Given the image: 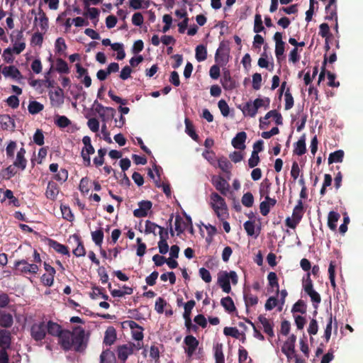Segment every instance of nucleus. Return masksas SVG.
Wrapping results in <instances>:
<instances>
[{
    "instance_id": "6ab92c4d",
    "label": "nucleus",
    "mask_w": 363,
    "mask_h": 363,
    "mask_svg": "<svg viewBox=\"0 0 363 363\" xmlns=\"http://www.w3.org/2000/svg\"><path fill=\"white\" fill-rule=\"evenodd\" d=\"M11 344V335L9 330H0V348L9 349Z\"/></svg>"
},
{
    "instance_id": "338daca9",
    "label": "nucleus",
    "mask_w": 363,
    "mask_h": 363,
    "mask_svg": "<svg viewBox=\"0 0 363 363\" xmlns=\"http://www.w3.org/2000/svg\"><path fill=\"white\" fill-rule=\"evenodd\" d=\"M285 109L289 110L291 109L294 106V98L290 93V89L288 88L286 91H285Z\"/></svg>"
},
{
    "instance_id": "1a4fd4ad",
    "label": "nucleus",
    "mask_w": 363,
    "mask_h": 363,
    "mask_svg": "<svg viewBox=\"0 0 363 363\" xmlns=\"http://www.w3.org/2000/svg\"><path fill=\"white\" fill-rule=\"evenodd\" d=\"M139 208L133 211V216L136 218L145 217L151 209L152 203L150 201H141L138 203Z\"/></svg>"
},
{
    "instance_id": "79ce46f5",
    "label": "nucleus",
    "mask_w": 363,
    "mask_h": 363,
    "mask_svg": "<svg viewBox=\"0 0 363 363\" xmlns=\"http://www.w3.org/2000/svg\"><path fill=\"white\" fill-rule=\"evenodd\" d=\"M214 357L216 363H225L222 344H217L214 347Z\"/></svg>"
},
{
    "instance_id": "69168bd1",
    "label": "nucleus",
    "mask_w": 363,
    "mask_h": 363,
    "mask_svg": "<svg viewBox=\"0 0 363 363\" xmlns=\"http://www.w3.org/2000/svg\"><path fill=\"white\" fill-rule=\"evenodd\" d=\"M158 228H160V225L147 220L145 221V234L153 233L155 235H156L155 230Z\"/></svg>"
},
{
    "instance_id": "7ed1b4c3",
    "label": "nucleus",
    "mask_w": 363,
    "mask_h": 363,
    "mask_svg": "<svg viewBox=\"0 0 363 363\" xmlns=\"http://www.w3.org/2000/svg\"><path fill=\"white\" fill-rule=\"evenodd\" d=\"M73 346L74 351L78 352H84L87 346L85 340V330L80 326L74 328L73 329Z\"/></svg>"
},
{
    "instance_id": "5fc2aeb1",
    "label": "nucleus",
    "mask_w": 363,
    "mask_h": 363,
    "mask_svg": "<svg viewBox=\"0 0 363 363\" xmlns=\"http://www.w3.org/2000/svg\"><path fill=\"white\" fill-rule=\"evenodd\" d=\"M332 324H333V316L332 314L328 315V319L326 328L324 331V338L325 339V341L328 342L331 336V332H332Z\"/></svg>"
},
{
    "instance_id": "4d7b16f0",
    "label": "nucleus",
    "mask_w": 363,
    "mask_h": 363,
    "mask_svg": "<svg viewBox=\"0 0 363 363\" xmlns=\"http://www.w3.org/2000/svg\"><path fill=\"white\" fill-rule=\"evenodd\" d=\"M242 203L247 207H252L254 203V197L252 193L247 192L242 197Z\"/></svg>"
},
{
    "instance_id": "f3484780",
    "label": "nucleus",
    "mask_w": 363,
    "mask_h": 363,
    "mask_svg": "<svg viewBox=\"0 0 363 363\" xmlns=\"http://www.w3.org/2000/svg\"><path fill=\"white\" fill-rule=\"evenodd\" d=\"M2 74L6 77H11L12 79H21L23 78L21 72L13 65L5 66L2 69Z\"/></svg>"
},
{
    "instance_id": "774afa93",
    "label": "nucleus",
    "mask_w": 363,
    "mask_h": 363,
    "mask_svg": "<svg viewBox=\"0 0 363 363\" xmlns=\"http://www.w3.org/2000/svg\"><path fill=\"white\" fill-rule=\"evenodd\" d=\"M33 142L38 145H43L44 144V135L43 130L37 129L33 135Z\"/></svg>"
},
{
    "instance_id": "2f4dec72",
    "label": "nucleus",
    "mask_w": 363,
    "mask_h": 363,
    "mask_svg": "<svg viewBox=\"0 0 363 363\" xmlns=\"http://www.w3.org/2000/svg\"><path fill=\"white\" fill-rule=\"evenodd\" d=\"M221 306L228 313L234 312L236 310L235 306L231 297L226 296L220 300Z\"/></svg>"
},
{
    "instance_id": "f257e3e1",
    "label": "nucleus",
    "mask_w": 363,
    "mask_h": 363,
    "mask_svg": "<svg viewBox=\"0 0 363 363\" xmlns=\"http://www.w3.org/2000/svg\"><path fill=\"white\" fill-rule=\"evenodd\" d=\"M211 205L215 213L221 220H224L228 216V208L225 199L218 193L212 192L211 196Z\"/></svg>"
},
{
    "instance_id": "20e7f679",
    "label": "nucleus",
    "mask_w": 363,
    "mask_h": 363,
    "mask_svg": "<svg viewBox=\"0 0 363 363\" xmlns=\"http://www.w3.org/2000/svg\"><path fill=\"white\" fill-rule=\"evenodd\" d=\"M303 215V204L301 199H299L296 206L294 207L292 213V218H286V225L290 228L295 229L300 223Z\"/></svg>"
},
{
    "instance_id": "4c0bfd02",
    "label": "nucleus",
    "mask_w": 363,
    "mask_h": 363,
    "mask_svg": "<svg viewBox=\"0 0 363 363\" xmlns=\"http://www.w3.org/2000/svg\"><path fill=\"white\" fill-rule=\"evenodd\" d=\"M218 167L225 173H230L232 164L225 157H221L218 160Z\"/></svg>"
},
{
    "instance_id": "a878e982",
    "label": "nucleus",
    "mask_w": 363,
    "mask_h": 363,
    "mask_svg": "<svg viewBox=\"0 0 363 363\" xmlns=\"http://www.w3.org/2000/svg\"><path fill=\"white\" fill-rule=\"evenodd\" d=\"M6 199H9V204L13 206L18 207L20 206L19 200L13 196V193L10 189H6L4 192L1 203H4Z\"/></svg>"
},
{
    "instance_id": "a18cd8bd",
    "label": "nucleus",
    "mask_w": 363,
    "mask_h": 363,
    "mask_svg": "<svg viewBox=\"0 0 363 363\" xmlns=\"http://www.w3.org/2000/svg\"><path fill=\"white\" fill-rule=\"evenodd\" d=\"M130 6L135 10L147 9L150 6V2L143 0H130Z\"/></svg>"
},
{
    "instance_id": "7c9ffc66",
    "label": "nucleus",
    "mask_w": 363,
    "mask_h": 363,
    "mask_svg": "<svg viewBox=\"0 0 363 363\" xmlns=\"http://www.w3.org/2000/svg\"><path fill=\"white\" fill-rule=\"evenodd\" d=\"M306 152V140L305 136L303 135L296 142L294 146V153L297 155H303Z\"/></svg>"
},
{
    "instance_id": "c756f323",
    "label": "nucleus",
    "mask_w": 363,
    "mask_h": 363,
    "mask_svg": "<svg viewBox=\"0 0 363 363\" xmlns=\"http://www.w3.org/2000/svg\"><path fill=\"white\" fill-rule=\"evenodd\" d=\"M340 216L337 212L335 211H330L328 216V225L329 228L332 230H335L337 225L336 223L340 219Z\"/></svg>"
},
{
    "instance_id": "6e6d98bb",
    "label": "nucleus",
    "mask_w": 363,
    "mask_h": 363,
    "mask_svg": "<svg viewBox=\"0 0 363 363\" xmlns=\"http://www.w3.org/2000/svg\"><path fill=\"white\" fill-rule=\"evenodd\" d=\"M325 13L326 16L325 18L326 20H335L337 21V6H331L330 9H328V6H325Z\"/></svg>"
},
{
    "instance_id": "72a5a7b5",
    "label": "nucleus",
    "mask_w": 363,
    "mask_h": 363,
    "mask_svg": "<svg viewBox=\"0 0 363 363\" xmlns=\"http://www.w3.org/2000/svg\"><path fill=\"white\" fill-rule=\"evenodd\" d=\"M38 17L35 18V21H39V24L42 30H47L48 27V18L42 9L39 8Z\"/></svg>"
},
{
    "instance_id": "c9c22d12",
    "label": "nucleus",
    "mask_w": 363,
    "mask_h": 363,
    "mask_svg": "<svg viewBox=\"0 0 363 363\" xmlns=\"http://www.w3.org/2000/svg\"><path fill=\"white\" fill-rule=\"evenodd\" d=\"M269 285L272 289H276L277 294L279 293V285L278 283V277L275 272H270L267 275Z\"/></svg>"
},
{
    "instance_id": "4be33fe9",
    "label": "nucleus",
    "mask_w": 363,
    "mask_h": 363,
    "mask_svg": "<svg viewBox=\"0 0 363 363\" xmlns=\"http://www.w3.org/2000/svg\"><path fill=\"white\" fill-rule=\"evenodd\" d=\"M96 111L99 114L102 121H105V112H108V118H113L116 113V111L113 108L106 107L101 104L96 105Z\"/></svg>"
},
{
    "instance_id": "bb28decb",
    "label": "nucleus",
    "mask_w": 363,
    "mask_h": 363,
    "mask_svg": "<svg viewBox=\"0 0 363 363\" xmlns=\"http://www.w3.org/2000/svg\"><path fill=\"white\" fill-rule=\"evenodd\" d=\"M116 359L113 352L109 349L104 350L100 355V363H116Z\"/></svg>"
},
{
    "instance_id": "412c9836",
    "label": "nucleus",
    "mask_w": 363,
    "mask_h": 363,
    "mask_svg": "<svg viewBox=\"0 0 363 363\" xmlns=\"http://www.w3.org/2000/svg\"><path fill=\"white\" fill-rule=\"evenodd\" d=\"M48 245L50 247H52L53 250H55L57 252L60 254L67 256L70 255L68 247L66 245H62L56 240L49 239Z\"/></svg>"
},
{
    "instance_id": "603ef678",
    "label": "nucleus",
    "mask_w": 363,
    "mask_h": 363,
    "mask_svg": "<svg viewBox=\"0 0 363 363\" xmlns=\"http://www.w3.org/2000/svg\"><path fill=\"white\" fill-rule=\"evenodd\" d=\"M264 30L262 24V16L259 13H257L255 16V24L253 30L256 33H259Z\"/></svg>"
},
{
    "instance_id": "6e6552de",
    "label": "nucleus",
    "mask_w": 363,
    "mask_h": 363,
    "mask_svg": "<svg viewBox=\"0 0 363 363\" xmlns=\"http://www.w3.org/2000/svg\"><path fill=\"white\" fill-rule=\"evenodd\" d=\"M273 117L275 120V123L277 125H281L283 123V118L281 113H278L276 110L269 111L264 118H260L259 119V127L261 129L264 128V125H268L269 122L267 120Z\"/></svg>"
},
{
    "instance_id": "e2e57ef3",
    "label": "nucleus",
    "mask_w": 363,
    "mask_h": 363,
    "mask_svg": "<svg viewBox=\"0 0 363 363\" xmlns=\"http://www.w3.org/2000/svg\"><path fill=\"white\" fill-rule=\"evenodd\" d=\"M319 28V35H320L323 38H325V40H328V38L331 36L328 24L326 23H321Z\"/></svg>"
},
{
    "instance_id": "2eb2a0df",
    "label": "nucleus",
    "mask_w": 363,
    "mask_h": 363,
    "mask_svg": "<svg viewBox=\"0 0 363 363\" xmlns=\"http://www.w3.org/2000/svg\"><path fill=\"white\" fill-rule=\"evenodd\" d=\"M247 139V134L245 132L242 131L236 134L233 138L231 143L232 145L238 150H244L245 148V140Z\"/></svg>"
},
{
    "instance_id": "0eeeda50",
    "label": "nucleus",
    "mask_w": 363,
    "mask_h": 363,
    "mask_svg": "<svg viewBox=\"0 0 363 363\" xmlns=\"http://www.w3.org/2000/svg\"><path fill=\"white\" fill-rule=\"evenodd\" d=\"M73 331L71 332L67 330H64L58 337V342L61 347L68 351L72 348L73 346Z\"/></svg>"
},
{
    "instance_id": "f03ea898",
    "label": "nucleus",
    "mask_w": 363,
    "mask_h": 363,
    "mask_svg": "<svg viewBox=\"0 0 363 363\" xmlns=\"http://www.w3.org/2000/svg\"><path fill=\"white\" fill-rule=\"evenodd\" d=\"M230 281L233 285L238 283V277L235 271H230L229 272L225 271L218 274V284L223 292L227 294L231 292Z\"/></svg>"
},
{
    "instance_id": "423d86ee",
    "label": "nucleus",
    "mask_w": 363,
    "mask_h": 363,
    "mask_svg": "<svg viewBox=\"0 0 363 363\" xmlns=\"http://www.w3.org/2000/svg\"><path fill=\"white\" fill-rule=\"evenodd\" d=\"M14 267L17 270L25 274H36L39 270L37 264H30L26 259L16 261Z\"/></svg>"
},
{
    "instance_id": "f8f14e48",
    "label": "nucleus",
    "mask_w": 363,
    "mask_h": 363,
    "mask_svg": "<svg viewBox=\"0 0 363 363\" xmlns=\"http://www.w3.org/2000/svg\"><path fill=\"white\" fill-rule=\"evenodd\" d=\"M220 83L223 89L227 91H232L237 86L236 82L232 78L229 70L223 72V77L220 79Z\"/></svg>"
},
{
    "instance_id": "680f3d73",
    "label": "nucleus",
    "mask_w": 363,
    "mask_h": 363,
    "mask_svg": "<svg viewBox=\"0 0 363 363\" xmlns=\"http://www.w3.org/2000/svg\"><path fill=\"white\" fill-rule=\"evenodd\" d=\"M55 274L47 273L41 277V281L46 286H51L54 283V277Z\"/></svg>"
},
{
    "instance_id": "c03bdc74",
    "label": "nucleus",
    "mask_w": 363,
    "mask_h": 363,
    "mask_svg": "<svg viewBox=\"0 0 363 363\" xmlns=\"http://www.w3.org/2000/svg\"><path fill=\"white\" fill-rule=\"evenodd\" d=\"M104 237V232L101 228H100L97 230H95L94 232H91V238H92L93 241L97 246H99L100 247H101Z\"/></svg>"
},
{
    "instance_id": "a19ab883",
    "label": "nucleus",
    "mask_w": 363,
    "mask_h": 363,
    "mask_svg": "<svg viewBox=\"0 0 363 363\" xmlns=\"http://www.w3.org/2000/svg\"><path fill=\"white\" fill-rule=\"evenodd\" d=\"M344 157V151L342 150H336L330 154L328 163L342 162Z\"/></svg>"
},
{
    "instance_id": "cd10ccee",
    "label": "nucleus",
    "mask_w": 363,
    "mask_h": 363,
    "mask_svg": "<svg viewBox=\"0 0 363 363\" xmlns=\"http://www.w3.org/2000/svg\"><path fill=\"white\" fill-rule=\"evenodd\" d=\"M13 319L11 314L9 313H1L0 314V326L1 328H8L12 326Z\"/></svg>"
},
{
    "instance_id": "ddd939ff",
    "label": "nucleus",
    "mask_w": 363,
    "mask_h": 363,
    "mask_svg": "<svg viewBox=\"0 0 363 363\" xmlns=\"http://www.w3.org/2000/svg\"><path fill=\"white\" fill-rule=\"evenodd\" d=\"M0 125L3 130L13 131L16 128L13 118L8 114L0 115Z\"/></svg>"
},
{
    "instance_id": "e433bc0d",
    "label": "nucleus",
    "mask_w": 363,
    "mask_h": 363,
    "mask_svg": "<svg viewBox=\"0 0 363 363\" xmlns=\"http://www.w3.org/2000/svg\"><path fill=\"white\" fill-rule=\"evenodd\" d=\"M16 167L13 164L9 165L1 172V176L4 179L9 180L17 173Z\"/></svg>"
},
{
    "instance_id": "dca6fc26",
    "label": "nucleus",
    "mask_w": 363,
    "mask_h": 363,
    "mask_svg": "<svg viewBox=\"0 0 363 363\" xmlns=\"http://www.w3.org/2000/svg\"><path fill=\"white\" fill-rule=\"evenodd\" d=\"M60 188L53 181H50L48 184L45 196L47 199L55 201L59 194Z\"/></svg>"
},
{
    "instance_id": "c85d7f7f",
    "label": "nucleus",
    "mask_w": 363,
    "mask_h": 363,
    "mask_svg": "<svg viewBox=\"0 0 363 363\" xmlns=\"http://www.w3.org/2000/svg\"><path fill=\"white\" fill-rule=\"evenodd\" d=\"M243 298L247 311H248V308L250 306H253L257 304L259 300L257 296H255L252 294L250 292L245 291H244Z\"/></svg>"
},
{
    "instance_id": "052dcab7",
    "label": "nucleus",
    "mask_w": 363,
    "mask_h": 363,
    "mask_svg": "<svg viewBox=\"0 0 363 363\" xmlns=\"http://www.w3.org/2000/svg\"><path fill=\"white\" fill-rule=\"evenodd\" d=\"M13 164L21 170H24L26 167L27 160L25 157L21 156V155H17L16 160L13 162Z\"/></svg>"
},
{
    "instance_id": "aec40b11",
    "label": "nucleus",
    "mask_w": 363,
    "mask_h": 363,
    "mask_svg": "<svg viewBox=\"0 0 363 363\" xmlns=\"http://www.w3.org/2000/svg\"><path fill=\"white\" fill-rule=\"evenodd\" d=\"M45 325L47 333L52 336L59 337L64 330L60 325L52 320H49Z\"/></svg>"
},
{
    "instance_id": "393cba45",
    "label": "nucleus",
    "mask_w": 363,
    "mask_h": 363,
    "mask_svg": "<svg viewBox=\"0 0 363 363\" xmlns=\"http://www.w3.org/2000/svg\"><path fill=\"white\" fill-rule=\"evenodd\" d=\"M116 340V331L113 327H108L105 332L104 343L106 345H111Z\"/></svg>"
},
{
    "instance_id": "4468645a",
    "label": "nucleus",
    "mask_w": 363,
    "mask_h": 363,
    "mask_svg": "<svg viewBox=\"0 0 363 363\" xmlns=\"http://www.w3.org/2000/svg\"><path fill=\"white\" fill-rule=\"evenodd\" d=\"M222 45L221 43L215 55V61L221 67L226 65L229 60V54L222 48Z\"/></svg>"
},
{
    "instance_id": "de8ad7c7",
    "label": "nucleus",
    "mask_w": 363,
    "mask_h": 363,
    "mask_svg": "<svg viewBox=\"0 0 363 363\" xmlns=\"http://www.w3.org/2000/svg\"><path fill=\"white\" fill-rule=\"evenodd\" d=\"M53 179L56 181L64 183L68 179V171L65 168H61L54 176Z\"/></svg>"
},
{
    "instance_id": "58836bf2",
    "label": "nucleus",
    "mask_w": 363,
    "mask_h": 363,
    "mask_svg": "<svg viewBox=\"0 0 363 363\" xmlns=\"http://www.w3.org/2000/svg\"><path fill=\"white\" fill-rule=\"evenodd\" d=\"M185 128L186 133L195 141H197L199 139V135L196 133L194 127L189 118H185Z\"/></svg>"
},
{
    "instance_id": "f704fd0d",
    "label": "nucleus",
    "mask_w": 363,
    "mask_h": 363,
    "mask_svg": "<svg viewBox=\"0 0 363 363\" xmlns=\"http://www.w3.org/2000/svg\"><path fill=\"white\" fill-rule=\"evenodd\" d=\"M55 70L60 74H68L69 72L67 62L62 58H57L56 60Z\"/></svg>"
},
{
    "instance_id": "13d9d810",
    "label": "nucleus",
    "mask_w": 363,
    "mask_h": 363,
    "mask_svg": "<svg viewBox=\"0 0 363 363\" xmlns=\"http://www.w3.org/2000/svg\"><path fill=\"white\" fill-rule=\"evenodd\" d=\"M223 333L226 336H231L237 339H238L240 335L238 329L235 327H225L223 330Z\"/></svg>"
},
{
    "instance_id": "0e129e2a",
    "label": "nucleus",
    "mask_w": 363,
    "mask_h": 363,
    "mask_svg": "<svg viewBox=\"0 0 363 363\" xmlns=\"http://www.w3.org/2000/svg\"><path fill=\"white\" fill-rule=\"evenodd\" d=\"M303 288L304 291L306 293L313 289V281H312V280L311 279V274H310V272H308L307 274H306V277L303 278Z\"/></svg>"
},
{
    "instance_id": "b1692460",
    "label": "nucleus",
    "mask_w": 363,
    "mask_h": 363,
    "mask_svg": "<svg viewBox=\"0 0 363 363\" xmlns=\"http://www.w3.org/2000/svg\"><path fill=\"white\" fill-rule=\"evenodd\" d=\"M117 352L118 359L123 362H125L128 357L133 353V350L131 347L123 345L118 347Z\"/></svg>"
},
{
    "instance_id": "ea45409f",
    "label": "nucleus",
    "mask_w": 363,
    "mask_h": 363,
    "mask_svg": "<svg viewBox=\"0 0 363 363\" xmlns=\"http://www.w3.org/2000/svg\"><path fill=\"white\" fill-rule=\"evenodd\" d=\"M55 123L57 127L65 128L71 124V121L65 116L56 115Z\"/></svg>"
},
{
    "instance_id": "473e14b6",
    "label": "nucleus",
    "mask_w": 363,
    "mask_h": 363,
    "mask_svg": "<svg viewBox=\"0 0 363 363\" xmlns=\"http://www.w3.org/2000/svg\"><path fill=\"white\" fill-rule=\"evenodd\" d=\"M195 57L198 62H203L207 58V49L203 45H199L196 48Z\"/></svg>"
},
{
    "instance_id": "5701e85b",
    "label": "nucleus",
    "mask_w": 363,
    "mask_h": 363,
    "mask_svg": "<svg viewBox=\"0 0 363 363\" xmlns=\"http://www.w3.org/2000/svg\"><path fill=\"white\" fill-rule=\"evenodd\" d=\"M72 238L74 239V240L77 243V247L73 250V254L76 257H84L86 255V250L84 246L83 242L81 240V238L79 235L74 234L72 235Z\"/></svg>"
},
{
    "instance_id": "a211bd4d",
    "label": "nucleus",
    "mask_w": 363,
    "mask_h": 363,
    "mask_svg": "<svg viewBox=\"0 0 363 363\" xmlns=\"http://www.w3.org/2000/svg\"><path fill=\"white\" fill-rule=\"evenodd\" d=\"M258 320L263 326L264 332L267 335H269L270 337H273L274 336V330H273V328H274L273 322L269 320V319H267L262 315H259Z\"/></svg>"
},
{
    "instance_id": "9d476101",
    "label": "nucleus",
    "mask_w": 363,
    "mask_h": 363,
    "mask_svg": "<svg viewBox=\"0 0 363 363\" xmlns=\"http://www.w3.org/2000/svg\"><path fill=\"white\" fill-rule=\"evenodd\" d=\"M184 342L186 345L185 352L189 357H191L195 352L199 342L193 335L186 336Z\"/></svg>"
},
{
    "instance_id": "864d4df0",
    "label": "nucleus",
    "mask_w": 363,
    "mask_h": 363,
    "mask_svg": "<svg viewBox=\"0 0 363 363\" xmlns=\"http://www.w3.org/2000/svg\"><path fill=\"white\" fill-rule=\"evenodd\" d=\"M196 302L194 300H190L184 304V312L183 315L184 319L191 318V310L194 308Z\"/></svg>"
},
{
    "instance_id": "8fccbe9b",
    "label": "nucleus",
    "mask_w": 363,
    "mask_h": 363,
    "mask_svg": "<svg viewBox=\"0 0 363 363\" xmlns=\"http://www.w3.org/2000/svg\"><path fill=\"white\" fill-rule=\"evenodd\" d=\"M270 99L269 98H264V99H260L257 98L256 99L252 104H254V108L258 109L261 107L264 106L265 108H268L269 106Z\"/></svg>"
},
{
    "instance_id": "39448f33",
    "label": "nucleus",
    "mask_w": 363,
    "mask_h": 363,
    "mask_svg": "<svg viewBox=\"0 0 363 363\" xmlns=\"http://www.w3.org/2000/svg\"><path fill=\"white\" fill-rule=\"evenodd\" d=\"M47 334L44 321L33 323L30 327V336L36 342L42 341Z\"/></svg>"
},
{
    "instance_id": "49530a36",
    "label": "nucleus",
    "mask_w": 363,
    "mask_h": 363,
    "mask_svg": "<svg viewBox=\"0 0 363 363\" xmlns=\"http://www.w3.org/2000/svg\"><path fill=\"white\" fill-rule=\"evenodd\" d=\"M254 108V104L252 101L247 102L242 109L243 114L250 117H255L257 113V110Z\"/></svg>"
},
{
    "instance_id": "37998d69",
    "label": "nucleus",
    "mask_w": 363,
    "mask_h": 363,
    "mask_svg": "<svg viewBox=\"0 0 363 363\" xmlns=\"http://www.w3.org/2000/svg\"><path fill=\"white\" fill-rule=\"evenodd\" d=\"M44 106L38 101H32L29 103L28 109L30 113L37 114L43 111Z\"/></svg>"
},
{
    "instance_id": "9b49d317",
    "label": "nucleus",
    "mask_w": 363,
    "mask_h": 363,
    "mask_svg": "<svg viewBox=\"0 0 363 363\" xmlns=\"http://www.w3.org/2000/svg\"><path fill=\"white\" fill-rule=\"evenodd\" d=\"M212 182L216 190H218L222 195H227L230 189V185L223 177L219 176L216 178H213Z\"/></svg>"
},
{
    "instance_id": "3c124183",
    "label": "nucleus",
    "mask_w": 363,
    "mask_h": 363,
    "mask_svg": "<svg viewBox=\"0 0 363 363\" xmlns=\"http://www.w3.org/2000/svg\"><path fill=\"white\" fill-rule=\"evenodd\" d=\"M55 52L58 54H61L65 52L67 48V46L65 43V40L63 38H58L55 43Z\"/></svg>"
},
{
    "instance_id": "09e8293b",
    "label": "nucleus",
    "mask_w": 363,
    "mask_h": 363,
    "mask_svg": "<svg viewBox=\"0 0 363 363\" xmlns=\"http://www.w3.org/2000/svg\"><path fill=\"white\" fill-rule=\"evenodd\" d=\"M62 218L68 221H72L74 218L71 208L68 206L61 205L60 206Z\"/></svg>"
},
{
    "instance_id": "bf43d9fd",
    "label": "nucleus",
    "mask_w": 363,
    "mask_h": 363,
    "mask_svg": "<svg viewBox=\"0 0 363 363\" xmlns=\"http://www.w3.org/2000/svg\"><path fill=\"white\" fill-rule=\"evenodd\" d=\"M292 312H298L302 314L306 313V304L302 300H298L293 306Z\"/></svg>"
}]
</instances>
